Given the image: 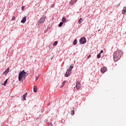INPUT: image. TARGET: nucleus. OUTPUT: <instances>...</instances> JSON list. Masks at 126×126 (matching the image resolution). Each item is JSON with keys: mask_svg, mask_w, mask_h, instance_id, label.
I'll list each match as a JSON object with an SVG mask.
<instances>
[{"mask_svg": "<svg viewBox=\"0 0 126 126\" xmlns=\"http://www.w3.org/2000/svg\"><path fill=\"white\" fill-rule=\"evenodd\" d=\"M97 59H100V58H101V54H100V53H99V54L97 55Z\"/></svg>", "mask_w": 126, "mask_h": 126, "instance_id": "obj_19", "label": "nucleus"}, {"mask_svg": "<svg viewBox=\"0 0 126 126\" xmlns=\"http://www.w3.org/2000/svg\"><path fill=\"white\" fill-rule=\"evenodd\" d=\"M103 53H104V51L101 50V51L100 52L99 54L101 55Z\"/></svg>", "mask_w": 126, "mask_h": 126, "instance_id": "obj_26", "label": "nucleus"}, {"mask_svg": "<svg viewBox=\"0 0 126 126\" xmlns=\"http://www.w3.org/2000/svg\"><path fill=\"white\" fill-rule=\"evenodd\" d=\"M15 20V17L13 16V17H12V20Z\"/></svg>", "mask_w": 126, "mask_h": 126, "instance_id": "obj_24", "label": "nucleus"}, {"mask_svg": "<svg viewBox=\"0 0 126 126\" xmlns=\"http://www.w3.org/2000/svg\"><path fill=\"white\" fill-rule=\"evenodd\" d=\"M9 72V68H8L3 73L4 75H6Z\"/></svg>", "mask_w": 126, "mask_h": 126, "instance_id": "obj_9", "label": "nucleus"}, {"mask_svg": "<svg viewBox=\"0 0 126 126\" xmlns=\"http://www.w3.org/2000/svg\"><path fill=\"white\" fill-rule=\"evenodd\" d=\"M54 46H57L58 45V41H55L53 43Z\"/></svg>", "mask_w": 126, "mask_h": 126, "instance_id": "obj_18", "label": "nucleus"}, {"mask_svg": "<svg viewBox=\"0 0 126 126\" xmlns=\"http://www.w3.org/2000/svg\"><path fill=\"white\" fill-rule=\"evenodd\" d=\"M82 23V18H80L79 20V21H78V24H81V23Z\"/></svg>", "mask_w": 126, "mask_h": 126, "instance_id": "obj_15", "label": "nucleus"}, {"mask_svg": "<svg viewBox=\"0 0 126 126\" xmlns=\"http://www.w3.org/2000/svg\"><path fill=\"white\" fill-rule=\"evenodd\" d=\"M54 5H52V7H54Z\"/></svg>", "mask_w": 126, "mask_h": 126, "instance_id": "obj_31", "label": "nucleus"}, {"mask_svg": "<svg viewBox=\"0 0 126 126\" xmlns=\"http://www.w3.org/2000/svg\"><path fill=\"white\" fill-rule=\"evenodd\" d=\"M27 96V93H26L23 95V100L26 101V97Z\"/></svg>", "mask_w": 126, "mask_h": 126, "instance_id": "obj_11", "label": "nucleus"}, {"mask_svg": "<svg viewBox=\"0 0 126 126\" xmlns=\"http://www.w3.org/2000/svg\"><path fill=\"white\" fill-rule=\"evenodd\" d=\"M75 2H76V0H71L70 2V4L71 5L73 4V3H75Z\"/></svg>", "mask_w": 126, "mask_h": 126, "instance_id": "obj_12", "label": "nucleus"}, {"mask_svg": "<svg viewBox=\"0 0 126 126\" xmlns=\"http://www.w3.org/2000/svg\"><path fill=\"white\" fill-rule=\"evenodd\" d=\"M99 31H100V30L98 31V32H99Z\"/></svg>", "mask_w": 126, "mask_h": 126, "instance_id": "obj_32", "label": "nucleus"}, {"mask_svg": "<svg viewBox=\"0 0 126 126\" xmlns=\"http://www.w3.org/2000/svg\"><path fill=\"white\" fill-rule=\"evenodd\" d=\"M63 23L62 22H61V23L59 24V26L60 27H62V26H63Z\"/></svg>", "mask_w": 126, "mask_h": 126, "instance_id": "obj_23", "label": "nucleus"}, {"mask_svg": "<svg viewBox=\"0 0 126 126\" xmlns=\"http://www.w3.org/2000/svg\"><path fill=\"white\" fill-rule=\"evenodd\" d=\"M100 71L102 73H105L107 71V68L105 66L102 67L101 68Z\"/></svg>", "mask_w": 126, "mask_h": 126, "instance_id": "obj_5", "label": "nucleus"}, {"mask_svg": "<svg viewBox=\"0 0 126 126\" xmlns=\"http://www.w3.org/2000/svg\"><path fill=\"white\" fill-rule=\"evenodd\" d=\"M72 68H73V64H71L70 65V68H69L67 70V71H71V70L72 69Z\"/></svg>", "mask_w": 126, "mask_h": 126, "instance_id": "obj_10", "label": "nucleus"}, {"mask_svg": "<svg viewBox=\"0 0 126 126\" xmlns=\"http://www.w3.org/2000/svg\"><path fill=\"white\" fill-rule=\"evenodd\" d=\"M65 83H66V81H64L63 82V85H62V87H63V85H64V84H65Z\"/></svg>", "mask_w": 126, "mask_h": 126, "instance_id": "obj_22", "label": "nucleus"}, {"mask_svg": "<svg viewBox=\"0 0 126 126\" xmlns=\"http://www.w3.org/2000/svg\"><path fill=\"white\" fill-rule=\"evenodd\" d=\"M50 105V102L47 104V106H49Z\"/></svg>", "mask_w": 126, "mask_h": 126, "instance_id": "obj_30", "label": "nucleus"}, {"mask_svg": "<svg viewBox=\"0 0 126 126\" xmlns=\"http://www.w3.org/2000/svg\"><path fill=\"white\" fill-rule=\"evenodd\" d=\"M26 18H27V17L26 16H24L21 21V23H25L26 22Z\"/></svg>", "mask_w": 126, "mask_h": 126, "instance_id": "obj_8", "label": "nucleus"}, {"mask_svg": "<svg viewBox=\"0 0 126 126\" xmlns=\"http://www.w3.org/2000/svg\"><path fill=\"white\" fill-rule=\"evenodd\" d=\"M81 88V85L79 82H77L76 84V89H80Z\"/></svg>", "mask_w": 126, "mask_h": 126, "instance_id": "obj_6", "label": "nucleus"}, {"mask_svg": "<svg viewBox=\"0 0 126 126\" xmlns=\"http://www.w3.org/2000/svg\"><path fill=\"white\" fill-rule=\"evenodd\" d=\"M71 115L72 116H73V115H74V110H72V111H71Z\"/></svg>", "mask_w": 126, "mask_h": 126, "instance_id": "obj_21", "label": "nucleus"}, {"mask_svg": "<svg viewBox=\"0 0 126 126\" xmlns=\"http://www.w3.org/2000/svg\"><path fill=\"white\" fill-rule=\"evenodd\" d=\"M24 8H25L24 6H23L22 7V10L23 11L24 10Z\"/></svg>", "mask_w": 126, "mask_h": 126, "instance_id": "obj_25", "label": "nucleus"}, {"mask_svg": "<svg viewBox=\"0 0 126 126\" xmlns=\"http://www.w3.org/2000/svg\"><path fill=\"white\" fill-rule=\"evenodd\" d=\"M62 22H63V23H65V22H66V19H65V18L64 17L63 18Z\"/></svg>", "mask_w": 126, "mask_h": 126, "instance_id": "obj_14", "label": "nucleus"}, {"mask_svg": "<svg viewBox=\"0 0 126 126\" xmlns=\"http://www.w3.org/2000/svg\"><path fill=\"white\" fill-rule=\"evenodd\" d=\"M85 43H86V38L84 37L81 38L80 39V43L82 44H85Z\"/></svg>", "mask_w": 126, "mask_h": 126, "instance_id": "obj_4", "label": "nucleus"}, {"mask_svg": "<svg viewBox=\"0 0 126 126\" xmlns=\"http://www.w3.org/2000/svg\"><path fill=\"white\" fill-rule=\"evenodd\" d=\"M49 126H52V123H48Z\"/></svg>", "mask_w": 126, "mask_h": 126, "instance_id": "obj_29", "label": "nucleus"}, {"mask_svg": "<svg viewBox=\"0 0 126 126\" xmlns=\"http://www.w3.org/2000/svg\"><path fill=\"white\" fill-rule=\"evenodd\" d=\"M91 58V55H90L88 56V59H90Z\"/></svg>", "mask_w": 126, "mask_h": 126, "instance_id": "obj_27", "label": "nucleus"}, {"mask_svg": "<svg viewBox=\"0 0 126 126\" xmlns=\"http://www.w3.org/2000/svg\"><path fill=\"white\" fill-rule=\"evenodd\" d=\"M28 75V73H26V72L24 71V70L20 71L19 73V81H20V82H22L25 80Z\"/></svg>", "mask_w": 126, "mask_h": 126, "instance_id": "obj_2", "label": "nucleus"}, {"mask_svg": "<svg viewBox=\"0 0 126 126\" xmlns=\"http://www.w3.org/2000/svg\"><path fill=\"white\" fill-rule=\"evenodd\" d=\"M71 73V72L70 71H67L66 72L64 76L65 77H68V76H69V75H70V74Z\"/></svg>", "mask_w": 126, "mask_h": 126, "instance_id": "obj_7", "label": "nucleus"}, {"mask_svg": "<svg viewBox=\"0 0 126 126\" xmlns=\"http://www.w3.org/2000/svg\"><path fill=\"white\" fill-rule=\"evenodd\" d=\"M46 18V16H45V15L43 16L40 18V19L38 21V22H37L38 25H40V24H41V23H44V22H45Z\"/></svg>", "mask_w": 126, "mask_h": 126, "instance_id": "obj_3", "label": "nucleus"}, {"mask_svg": "<svg viewBox=\"0 0 126 126\" xmlns=\"http://www.w3.org/2000/svg\"><path fill=\"white\" fill-rule=\"evenodd\" d=\"M126 11V7H125V8H124L123 11V14H125Z\"/></svg>", "mask_w": 126, "mask_h": 126, "instance_id": "obj_17", "label": "nucleus"}, {"mask_svg": "<svg viewBox=\"0 0 126 126\" xmlns=\"http://www.w3.org/2000/svg\"><path fill=\"white\" fill-rule=\"evenodd\" d=\"M123 55V52L122 50H117L116 51L114 52L113 54V59L115 62H118L120 60Z\"/></svg>", "mask_w": 126, "mask_h": 126, "instance_id": "obj_1", "label": "nucleus"}, {"mask_svg": "<svg viewBox=\"0 0 126 126\" xmlns=\"http://www.w3.org/2000/svg\"><path fill=\"white\" fill-rule=\"evenodd\" d=\"M37 86H34L33 87V92H34L35 93H36V92H37Z\"/></svg>", "mask_w": 126, "mask_h": 126, "instance_id": "obj_13", "label": "nucleus"}, {"mask_svg": "<svg viewBox=\"0 0 126 126\" xmlns=\"http://www.w3.org/2000/svg\"><path fill=\"white\" fill-rule=\"evenodd\" d=\"M39 78L38 77H35V80H36H36H38V79Z\"/></svg>", "mask_w": 126, "mask_h": 126, "instance_id": "obj_28", "label": "nucleus"}, {"mask_svg": "<svg viewBox=\"0 0 126 126\" xmlns=\"http://www.w3.org/2000/svg\"><path fill=\"white\" fill-rule=\"evenodd\" d=\"M73 44H74V45H76V44H77V40L76 39H75L74 41Z\"/></svg>", "mask_w": 126, "mask_h": 126, "instance_id": "obj_20", "label": "nucleus"}, {"mask_svg": "<svg viewBox=\"0 0 126 126\" xmlns=\"http://www.w3.org/2000/svg\"><path fill=\"white\" fill-rule=\"evenodd\" d=\"M7 80H8V79H7L4 82V84H3V85H4V86H6V83H7Z\"/></svg>", "mask_w": 126, "mask_h": 126, "instance_id": "obj_16", "label": "nucleus"}]
</instances>
